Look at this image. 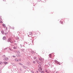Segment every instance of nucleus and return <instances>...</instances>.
<instances>
[{"label":"nucleus","instance_id":"a211bd4d","mask_svg":"<svg viewBox=\"0 0 73 73\" xmlns=\"http://www.w3.org/2000/svg\"><path fill=\"white\" fill-rule=\"evenodd\" d=\"M14 27H12V28H11V29H14Z\"/></svg>","mask_w":73,"mask_h":73},{"label":"nucleus","instance_id":"dca6fc26","mask_svg":"<svg viewBox=\"0 0 73 73\" xmlns=\"http://www.w3.org/2000/svg\"><path fill=\"white\" fill-rule=\"evenodd\" d=\"M3 57H5V55H3Z\"/></svg>","mask_w":73,"mask_h":73},{"label":"nucleus","instance_id":"7c9ffc66","mask_svg":"<svg viewBox=\"0 0 73 73\" xmlns=\"http://www.w3.org/2000/svg\"><path fill=\"white\" fill-rule=\"evenodd\" d=\"M42 53H44V52H42Z\"/></svg>","mask_w":73,"mask_h":73},{"label":"nucleus","instance_id":"f3484780","mask_svg":"<svg viewBox=\"0 0 73 73\" xmlns=\"http://www.w3.org/2000/svg\"><path fill=\"white\" fill-rule=\"evenodd\" d=\"M0 23H3V22L2 21H1L0 20Z\"/></svg>","mask_w":73,"mask_h":73},{"label":"nucleus","instance_id":"f03ea898","mask_svg":"<svg viewBox=\"0 0 73 73\" xmlns=\"http://www.w3.org/2000/svg\"><path fill=\"white\" fill-rule=\"evenodd\" d=\"M38 66L39 68L38 69V71H39V72H41V70H42L41 66L40 65H39Z\"/></svg>","mask_w":73,"mask_h":73},{"label":"nucleus","instance_id":"ddd939ff","mask_svg":"<svg viewBox=\"0 0 73 73\" xmlns=\"http://www.w3.org/2000/svg\"><path fill=\"white\" fill-rule=\"evenodd\" d=\"M45 73V72L44 71H43L41 72V73Z\"/></svg>","mask_w":73,"mask_h":73},{"label":"nucleus","instance_id":"aec40b11","mask_svg":"<svg viewBox=\"0 0 73 73\" xmlns=\"http://www.w3.org/2000/svg\"><path fill=\"white\" fill-rule=\"evenodd\" d=\"M19 61V60L17 59V61H16L17 62Z\"/></svg>","mask_w":73,"mask_h":73},{"label":"nucleus","instance_id":"6e6552de","mask_svg":"<svg viewBox=\"0 0 73 73\" xmlns=\"http://www.w3.org/2000/svg\"><path fill=\"white\" fill-rule=\"evenodd\" d=\"M13 48L14 49H16L17 48V47L16 46H14V47H13Z\"/></svg>","mask_w":73,"mask_h":73},{"label":"nucleus","instance_id":"6ab92c4d","mask_svg":"<svg viewBox=\"0 0 73 73\" xmlns=\"http://www.w3.org/2000/svg\"><path fill=\"white\" fill-rule=\"evenodd\" d=\"M34 59H36V58H36V57H34Z\"/></svg>","mask_w":73,"mask_h":73},{"label":"nucleus","instance_id":"bb28decb","mask_svg":"<svg viewBox=\"0 0 73 73\" xmlns=\"http://www.w3.org/2000/svg\"><path fill=\"white\" fill-rule=\"evenodd\" d=\"M15 60L16 61H17V59H15Z\"/></svg>","mask_w":73,"mask_h":73},{"label":"nucleus","instance_id":"c85d7f7f","mask_svg":"<svg viewBox=\"0 0 73 73\" xmlns=\"http://www.w3.org/2000/svg\"><path fill=\"white\" fill-rule=\"evenodd\" d=\"M63 22H62V23H61L63 24Z\"/></svg>","mask_w":73,"mask_h":73},{"label":"nucleus","instance_id":"2f4dec72","mask_svg":"<svg viewBox=\"0 0 73 73\" xmlns=\"http://www.w3.org/2000/svg\"><path fill=\"white\" fill-rule=\"evenodd\" d=\"M5 49H7V48H5Z\"/></svg>","mask_w":73,"mask_h":73},{"label":"nucleus","instance_id":"39448f33","mask_svg":"<svg viewBox=\"0 0 73 73\" xmlns=\"http://www.w3.org/2000/svg\"><path fill=\"white\" fill-rule=\"evenodd\" d=\"M10 40H11V39L10 38L8 39V40H9V42H12V41H11Z\"/></svg>","mask_w":73,"mask_h":73},{"label":"nucleus","instance_id":"c756f323","mask_svg":"<svg viewBox=\"0 0 73 73\" xmlns=\"http://www.w3.org/2000/svg\"><path fill=\"white\" fill-rule=\"evenodd\" d=\"M32 52H33V51H32Z\"/></svg>","mask_w":73,"mask_h":73},{"label":"nucleus","instance_id":"7ed1b4c3","mask_svg":"<svg viewBox=\"0 0 73 73\" xmlns=\"http://www.w3.org/2000/svg\"><path fill=\"white\" fill-rule=\"evenodd\" d=\"M39 60L40 61V62H42L44 61V58H42L41 57H40L39 58Z\"/></svg>","mask_w":73,"mask_h":73},{"label":"nucleus","instance_id":"cd10ccee","mask_svg":"<svg viewBox=\"0 0 73 73\" xmlns=\"http://www.w3.org/2000/svg\"><path fill=\"white\" fill-rule=\"evenodd\" d=\"M3 1H5V0H3Z\"/></svg>","mask_w":73,"mask_h":73},{"label":"nucleus","instance_id":"4468645a","mask_svg":"<svg viewBox=\"0 0 73 73\" xmlns=\"http://www.w3.org/2000/svg\"><path fill=\"white\" fill-rule=\"evenodd\" d=\"M0 64H3V62H0Z\"/></svg>","mask_w":73,"mask_h":73},{"label":"nucleus","instance_id":"a878e982","mask_svg":"<svg viewBox=\"0 0 73 73\" xmlns=\"http://www.w3.org/2000/svg\"><path fill=\"white\" fill-rule=\"evenodd\" d=\"M51 56V55L50 54V57H51V56Z\"/></svg>","mask_w":73,"mask_h":73},{"label":"nucleus","instance_id":"9b49d317","mask_svg":"<svg viewBox=\"0 0 73 73\" xmlns=\"http://www.w3.org/2000/svg\"><path fill=\"white\" fill-rule=\"evenodd\" d=\"M36 62H37L38 63H40V62L38 61L37 60H36Z\"/></svg>","mask_w":73,"mask_h":73},{"label":"nucleus","instance_id":"b1692460","mask_svg":"<svg viewBox=\"0 0 73 73\" xmlns=\"http://www.w3.org/2000/svg\"><path fill=\"white\" fill-rule=\"evenodd\" d=\"M19 65H22V64H21V63H19Z\"/></svg>","mask_w":73,"mask_h":73},{"label":"nucleus","instance_id":"4be33fe9","mask_svg":"<svg viewBox=\"0 0 73 73\" xmlns=\"http://www.w3.org/2000/svg\"><path fill=\"white\" fill-rule=\"evenodd\" d=\"M55 62H57V61L55 60Z\"/></svg>","mask_w":73,"mask_h":73},{"label":"nucleus","instance_id":"2eb2a0df","mask_svg":"<svg viewBox=\"0 0 73 73\" xmlns=\"http://www.w3.org/2000/svg\"><path fill=\"white\" fill-rule=\"evenodd\" d=\"M33 63H34V64H36V62H35V61H33Z\"/></svg>","mask_w":73,"mask_h":73},{"label":"nucleus","instance_id":"20e7f679","mask_svg":"<svg viewBox=\"0 0 73 73\" xmlns=\"http://www.w3.org/2000/svg\"><path fill=\"white\" fill-rule=\"evenodd\" d=\"M8 60V58L7 57H6L4 58V60L5 61H7Z\"/></svg>","mask_w":73,"mask_h":73},{"label":"nucleus","instance_id":"412c9836","mask_svg":"<svg viewBox=\"0 0 73 73\" xmlns=\"http://www.w3.org/2000/svg\"><path fill=\"white\" fill-rule=\"evenodd\" d=\"M13 57H14V58L16 57V56H13Z\"/></svg>","mask_w":73,"mask_h":73},{"label":"nucleus","instance_id":"423d86ee","mask_svg":"<svg viewBox=\"0 0 73 73\" xmlns=\"http://www.w3.org/2000/svg\"><path fill=\"white\" fill-rule=\"evenodd\" d=\"M4 64H5V65H6V64H8V62H4Z\"/></svg>","mask_w":73,"mask_h":73},{"label":"nucleus","instance_id":"5701e85b","mask_svg":"<svg viewBox=\"0 0 73 73\" xmlns=\"http://www.w3.org/2000/svg\"><path fill=\"white\" fill-rule=\"evenodd\" d=\"M10 50H12L11 49V48H9Z\"/></svg>","mask_w":73,"mask_h":73},{"label":"nucleus","instance_id":"f257e3e1","mask_svg":"<svg viewBox=\"0 0 73 73\" xmlns=\"http://www.w3.org/2000/svg\"><path fill=\"white\" fill-rule=\"evenodd\" d=\"M2 26L4 27L5 28V35H7L8 33L7 32V27H5V25L4 24H2Z\"/></svg>","mask_w":73,"mask_h":73},{"label":"nucleus","instance_id":"f8f14e48","mask_svg":"<svg viewBox=\"0 0 73 73\" xmlns=\"http://www.w3.org/2000/svg\"><path fill=\"white\" fill-rule=\"evenodd\" d=\"M29 34L30 35H33L32 33H30Z\"/></svg>","mask_w":73,"mask_h":73},{"label":"nucleus","instance_id":"9d476101","mask_svg":"<svg viewBox=\"0 0 73 73\" xmlns=\"http://www.w3.org/2000/svg\"><path fill=\"white\" fill-rule=\"evenodd\" d=\"M45 72H46V73H48V70H45Z\"/></svg>","mask_w":73,"mask_h":73},{"label":"nucleus","instance_id":"393cba45","mask_svg":"<svg viewBox=\"0 0 73 73\" xmlns=\"http://www.w3.org/2000/svg\"><path fill=\"white\" fill-rule=\"evenodd\" d=\"M38 1H40L41 0H38Z\"/></svg>","mask_w":73,"mask_h":73},{"label":"nucleus","instance_id":"1a4fd4ad","mask_svg":"<svg viewBox=\"0 0 73 73\" xmlns=\"http://www.w3.org/2000/svg\"><path fill=\"white\" fill-rule=\"evenodd\" d=\"M3 40H5V37L4 36L3 38Z\"/></svg>","mask_w":73,"mask_h":73},{"label":"nucleus","instance_id":"0eeeda50","mask_svg":"<svg viewBox=\"0 0 73 73\" xmlns=\"http://www.w3.org/2000/svg\"><path fill=\"white\" fill-rule=\"evenodd\" d=\"M1 32H2V34H4V31L2 30L1 31Z\"/></svg>","mask_w":73,"mask_h":73}]
</instances>
